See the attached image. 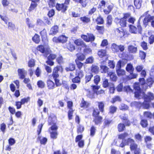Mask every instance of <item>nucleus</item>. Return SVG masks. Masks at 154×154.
<instances>
[{"label": "nucleus", "mask_w": 154, "mask_h": 154, "mask_svg": "<svg viewBox=\"0 0 154 154\" xmlns=\"http://www.w3.org/2000/svg\"><path fill=\"white\" fill-rule=\"evenodd\" d=\"M47 86L49 89H53L54 88L55 84L51 80H48L47 81Z\"/></svg>", "instance_id": "23"}, {"label": "nucleus", "mask_w": 154, "mask_h": 154, "mask_svg": "<svg viewBox=\"0 0 154 154\" xmlns=\"http://www.w3.org/2000/svg\"><path fill=\"white\" fill-rule=\"evenodd\" d=\"M96 21L98 24H103L104 22L103 19L100 16L97 17L96 19Z\"/></svg>", "instance_id": "36"}, {"label": "nucleus", "mask_w": 154, "mask_h": 154, "mask_svg": "<svg viewBox=\"0 0 154 154\" xmlns=\"http://www.w3.org/2000/svg\"><path fill=\"white\" fill-rule=\"evenodd\" d=\"M35 65V62L34 60L33 59H31L29 60L28 62V66L29 67H32L34 66Z\"/></svg>", "instance_id": "58"}, {"label": "nucleus", "mask_w": 154, "mask_h": 154, "mask_svg": "<svg viewBox=\"0 0 154 154\" xmlns=\"http://www.w3.org/2000/svg\"><path fill=\"white\" fill-rule=\"evenodd\" d=\"M115 33L118 37L122 38L124 35L123 29L121 28L116 29L115 30Z\"/></svg>", "instance_id": "11"}, {"label": "nucleus", "mask_w": 154, "mask_h": 154, "mask_svg": "<svg viewBox=\"0 0 154 154\" xmlns=\"http://www.w3.org/2000/svg\"><path fill=\"white\" fill-rule=\"evenodd\" d=\"M128 108V106L122 103L120 107V109L122 110H126Z\"/></svg>", "instance_id": "61"}, {"label": "nucleus", "mask_w": 154, "mask_h": 154, "mask_svg": "<svg viewBox=\"0 0 154 154\" xmlns=\"http://www.w3.org/2000/svg\"><path fill=\"white\" fill-rule=\"evenodd\" d=\"M56 60L57 63L59 64H61L63 63V59L62 56L59 55L56 59Z\"/></svg>", "instance_id": "52"}, {"label": "nucleus", "mask_w": 154, "mask_h": 154, "mask_svg": "<svg viewBox=\"0 0 154 154\" xmlns=\"http://www.w3.org/2000/svg\"><path fill=\"white\" fill-rule=\"evenodd\" d=\"M73 1L76 3H80L83 7H85L87 3L86 0H73Z\"/></svg>", "instance_id": "24"}, {"label": "nucleus", "mask_w": 154, "mask_h": 154, "mask_svg": "<svg viewBox=\"0 0 154 154\" xmlns=\"http://www.w3.org/2000/svg\"><path fill=\"white\" fill-rule=\"evenodd\" d=\"M137 48L133 45H129L128 47V50L129 52L133 53H135L137 51Z\"/></svg>", "instance_id": "21"}, {"label": "nucleus", "mask_w": 154, "mask_h": 154, "mask_svg": "<svg viewBox=\"0 0 154 154\" xmlns=\"http://www.w3.org/2000/svg\"><path fill=\"white\" fill-rule=\"evenodd\" d=\"M126 71L130 73L129 77L131 79H134L136 78L137 75L133 73L134 69L131 64V63L128 64L126 67Z\"/></svg>", "instance_id": "4"}, {"label": "nucleus", "mask_w": 154, "mask_h": 154, "mask_svg": "<svg viewBox=\"0 0 154 154\" xmlns=\"http://www.w3.org/2000/svg\"><path fill=\"white\" fill-rule=\"evenodd\" d=\"M120 101L121 99L119 96H115L112 99L111 102L112 103H114L116 101Z\"/></svg>", "instance_id": "44"}, {"label": "nucleus", "mask_w": 154, "mask_h": 154, "mask_svg": "<svg viewBox=\"0 0 154 154\" xmlns=\"http://www.w3.org/2000/svg\"><path fill=\"white\" fill-rule=\"evenodd\" d=\"M98 104V106L99 110L101 112H103L104 111V104L102 102H97Z\"/></svg>", "instance_id": "28"}, {"label": "nucleus", "mask_w": 154, "mask_h": 154, "mask_svg": "<svg viewBox=\"0 0 154 154\" xmlns=\"http://www.w3.org/2000/svg\"><path fill=\"white\" fill-rule=\"evenodd\" d=\"M80 19L84 23H88L91 21L90 18L86 16L81 17Z\"/></svg>", "instance_id": "27"}, {"label": "nucleus", "mask_w": 154, "mask_h": 154, "mask_svg": "<svg viewBox=\"0 0 154 154\" xmlns=\"http://www.w3.org/2000/svg\"><path fill=\"white\" fill-rule=\"evenodd\" d=\"M58 27L57 26H54L52 27L50 32V34L52 35H55L58 32Z\"/></svg>", "instance_id": "16"}, {"label": "nucleus", "mask_w": 154, "mask_h": 154, "mask_svg": "<svg viewBox=\"0 0 154 154\" xmlns=\"http://www.w3.org/2000/svg\"><path fill=\"white\" fill-rule=\"evenodd\" d=\"M76 56L77 57V60L81 61L84 60L85 58V56L82 54L81 53H78L76 54Z\"/></svg>", "instance_id": "29"}, {"label": "nucleus", "mask_w": 154, "mask_h": 154, "mask_svg": "<svg viewBox=\"0 0 154 154\" xmlns=\"http://www.w3.org/2000/svg\"><path fill=\"white\" fill-rule=\"evenodd\" d=\"M57 133L56 131H54L51 133V137L53 139H56L57 137Z\"/></svg>", "instance_id": "55"}, {"label": "nucleus", "mask_w": 154, "mask_h": 154, "mask_svg": "<svg viewBox=\"0 0 154 154\" xmlns=\"http://www.w3.org/2000/svg\"><path fill=\"white\" fill-rule=\"evenodd\" d=\"M85 48L84 50V52L85 54H89L91 53V50L89 48H87L86 45V47H84Z\"/></svg>", "instance_id": "57"}, {"label": "nucleus", "mask_w": 154, "mask_h": 154, "mask_svg": "<svg viewBox=\"0 0 154 154\" xmlns=\"http://www.w3.org/2000/svg\"><path fill=\"white\" fill-rule=\"evenodd\" d=\"M32 40L36 43H38L40 41L39 36L38 35L35 34L34 37L32 38Z\"/></svg>", "instance_id": "32"}, {"label": "nucleus", "mask_w": 154, "mask_h": 154, "mask_svg": "<svg viewBox=\"0 0 154 154\" xmlns=\"http://www.w3.org/2000/svg\"><path fill=\"white\" fill-rule=\"evenodd\" d=\"M117 109V108L115 106H111L109 108V112L111 114H113L115 112Z\"/></svg>", "instance_id": "40"}, {"label": "nucleus", "mask_w": 154, "mask_h": 154, "mask_svg": "<svg viewBox=\"0 0 154 154\" xmlns=\"http://www.w3.org/2000/svg\"><path fill=\"white\" fill-rule=\"evenodd\" d=\"M149 11L145 12L143 15V16H145L143 21V24L146 26L148 25L149 22L154 20V16H151L149 14H148Z\"/></svg>", "instance_id": "5"}, {"label": "nucleus", "mask_w": 154, "mask_h": 154, "mask_svg": "<svg viewBox=\"0 0 154 154\" xmlns=\"http://www.w3.org/2000/svg\"><path fill=\"white\" fill-rule=\"evenodd\" d=\"M144 101L143 103V107L147 109L149 106V102L154 99V94L150 92H148L143 96Z\"/></svg>", "instance_id": "1"}, {"label": "nucleus", "mask_w": 154, "mask_h": 154, "mask_svg": "<svg viewBox=\"0 0 154 154\" xmlns=\"http://www.w3.org/2000/svg\"><path fill=\"white\" fill-rule=\"evenodd\" d=\"M134 137L137 141L141 142L142 140V137L139 134H135Z\"/></svg>", "instance_id": "46"}, {"label": "nucleus", "mask_w": 154, "mask_h": 154, "mask_svg": "<svg viewBox=\"0 0 154 154\" xmlns=\"http://www.w3.org/2000/svg\"><path fill=\"white\" fill-rule=\"evenodd\" d=\"M95 93L93 91L91 92L89 91L88 93L87 96L88 97L92 99L94 98L95 97Z\"/></svg>", "instance_id": "53"}, {"label": "nucleus", "mask_w": 154, "mask_h": 154, "mask_svg": "<svg viewBox=\"0 0 154 154\" xmlns=\"http://www.w3.org/2000/svg\"><path fill=\"white\" fill-rule=\"evenodd\" d=\"M8 27L11 30H14L15 29V25L11 22L8 23Z\"/></svg>", "instance_id": "47"}, {"label": "nucleus", "mask_w": 154, "mask_h": 154, "mask_svg": "<svg viewBox=\"0 0 154 154\" xmlns=\"http://www.w3.org/2000/svg\"><path fill=\"white\" fill-rule=\"evenodd\" d=\"M128 134L127 133H125L123 134H121L119 135L118 138L119 139H122V143L120 144V146L121 147H124L125 145H128L130 144V142L129 141V139H132L131 138H129L127 140L125 138L127 137Z\"/></svg>", "instance_id": "2"}, {"label": "nucleus", "mask_w": 154, "mask_h": 154, "mask_svg": "<svg viewBox=\"0 0 154 154\" xmlns=\"http://www.w3.org/2000/svg\"><path fill=\"white\" fill-rule=\"evenodd\" d=\"M84 128L82 126L79 125L77 126V132L78 134L82 133L84 131Z\"/></svg>", "instance_id": "43"}, {"label": "nucleus", "mask_w": 154, "mask_h": 154, "mask_svg": "<svg viewBox=\"0 0 154 154\" xmlns=\"http://www.w3.org/2000/svg\"><path fill=\"white\" fill-rule=\"evenodd\" d=\"M111 48L112 50L114 52H119V46L117 45L116 44L114 43L112 45Z\"/></svg>", "instance_id": "35"}, {"label": "nucleus", "mask_w": 154, "mask_h": 154, "mask_svg": "<svg viewBox=\"0 0 154 154\" xmlns=\"http://www.w3.org/2000/svg\"><path fill=\"white\" fill-rule=\"evenodd\" d=\"M126 19H125L124 18H121L120 21V24L122 27H125L126 26Z\"/></svg>", "instance_id": "41"}, {"label": "nucleus", "mask_w": 154, "mask_h": 154, "mask_svg": "<svg viewBox=\"0 0 154 154\" xmlns=\"http://www.w3.org/2000/svg\"><path fill=\"white\" fill-rule=\"evenodd\" d=\"M74 43L79 47L78 51H80L82 48L86 47V45L82 40L79 39L75 40L74 41Z\"/></svg>", "instance_id": "7"}, {"label": "nucleus", "mask_w": 154, "mask_h": 154, "mask_svg": "<svg viewBox=\"0 0 154 154\" xmlns=\"http://www.w3.org/2000/svg\"><path fill=\"white\" fill-rule=\"evenodd\" d=\"M118 131L119 132L123 131L125 129V126L124 124L120 123L118 125Z\"/></svg>", "instance_id": "37"}, {"label": "nucleus", "mask_w": 154, "mask_h": 154, "mask_svg": "<svg viewBox=\"0 0 154 154\" xmlns=\"http://www.w3.org/2000/svg\"><path fill=\"white\" fill-rule=\"evenodd\" d=\"M69 4H65V2L64 3L62 4L57 3L56 5V8L58 11H61L62 12L64 13L67 10L68 7V5Z\"/></svg>", "instance_id": "6"}, {"label": "nucleus", "mask_w": 154, "mask_h": 154, "mask_svg": "<svg viewBox=\"0 0 154 154\" xmlns=\"http://www.w3.org/2000/svg\"><path fill=\"white\" fill-rule=\"evenodd\" d=\"M88 39L90 41H94L95 39V37L94 35L91 33H88Z\"/></svg>", "instance_id": "59"}, {"label": "nucleus", "mask_w": 154, "mask_h": 154, "mask_svg": "<svg viewBox=\"0 0 154 154\" xmlns=\"http://www.w3.org/2000/svg\"><path fill=\"white\" fill-rule=\"evenodd\" d=\"M100 80V77L98 75H96L94 77V82L96 85L98 84Z\"/></svg>", "instance_id": "49"}, {"label": "nucleus", "mask_w": 154, "mask_h": 154, "mask_svg": "<svg viewBox=\"0 0 154 154\" xmlns=\"http://www.w3.org/2000/svg\"><path fill=\"white\" fill-rule=\"evenodd\" d=\"M67 38L64 35H62L58 38L54 37L53 38L54 42H61L64 43L66 42L67 41Z\"/></svg>", "instance_id": "8"}, {"label": "nucleus", "mask_w": 154, "mask_h": 154, "mask_svg": "<svg viewBox=\"0 0 154 154\" xmlns=\"http://www.w3.org/2000/svg\"><path fill=\"white\" fill-rule=\"evenodd\" d=\"M94 60V58L92 57H90L86 59L85 63L88 64H91L93 62Z\"/></svg>", "instance_id": "48"}, {"label": "nucleus", "mask_w": 154, "mask_h": 154, "mask_svg": "<svg viewBox=\"0 0 154 154\" xmlns=\"http://www.w3.org/2000/svg\"><path fill=\"white\" fill-rule=\"evenodd\" d=\"M144 116L149 118V119H151L152 116V114L149 112L146 111L144 112Z\"/></svg>", "instance_id": "50"}, {"label": "nucleus", "mask_w": 154, "mask_h": 154, "mask_svg": "<svg viewBox=\"0 0 154 154\" xmlns=\"http://www.w3.org/2000/svg\"><path fill=\"white\" fill-rule=\"evenodd\" d=\"M130 143V148L131 150H134L137 148V145L135 143V141L133 139H129Z\"/></svg>", "instance_id": "12"}, {"label": "nucleus", "mask_w": 154, "mask_h": 154, "mask_svg": "<svg viewBox=\"0 0 154 154\" xmlns=\"http://www.w3.org/2000/svg\"><path fill=\"white\" fill-rule=\"evenodd\" d=\"M93 75L91 73H87L85 77V82L86 84L90 82L92 78H93Z\"/></svg>", "instance_id": "13"}, {"label": "nucleus", "mask_w": 154, "mask_h": 154, "mask_svg": "<svg viewBox=\"0 0 154 154\" xmlns=\"http://www.w3.org/2000/svg\"><path fill=\"white\" fill-rule=\"evenodd\" d=\"M99 113L100 112L98 109H94L93 110V116L94 117L96 116H99L98 115Z\"/></svg>", "instance_id": "62"}, {"label": "nucleus", "mask_w": 154, "mask_h": 154, "mask_svg": "<svg viewBox=\"0 0 154 154\" xmlns=\"http://www.w3.org/2000/svg\"><path fill=\"white\" fill-rule=\"evenodd\" d=\"M108 75L110 77V79L113 81H116L117 79V77L116 74L112 72H109L108 73Z\"/></svg>", "instance_id": "15"}, {"label": "nucleus", "mask_w": 154, "mask_h": 154, "mask_svg": "<svg viewBox=\"0 0 154 154\" xmlns=\"http://www.w3.org/2000/svg\"><path fill=\"white\" fill-rule=\"evenodd\" d=\"M75 69V65L74 64L71 63H70L68 67H66V70L67 71H72Z\"/></svg>", "instance_id": "33"}, {"label": "nucleus", "mask_w": 154, "mask_h": 154, "mask_svg": "<svg viewBox=\"0 0 154 154\" xmlns=\"http://www.w3.org/2000/svg\"><path fill=\"white\" fill-rule=\"evenodd\" d=\"M63 71V69L61 66H57L56 67L54 68L53 72V73L56 72L58 73V72H62Z\"/></svg>", "instance_id": "30"}, {"label": "nucleus", "mask_w": 154, "mask_h": 154, "mask_svg": "<svg viewBox=\"0 0 154 154\" xmlns=\"http://www.w3.org/2000/svg\"><path fill=\"white\" fill-rule=\"evenodd\" d=\"M98 54L99 57L102 58L106 55V51L105 50H101L98 51Z\"/></svg>", "instance_id": "34"}, {"label": "nucleus", "mask_w": 154, "mask_h": 154, "mask_svg": "<svg viewBox=\"0 0 154 154\" xmlns=\"http://www.w3.org/2000/svg\"><path fill=\"white\" fill-rule=\"evenodd\" d=\"M142 17V16H141L139 20H138V24L137 26V28L132 25H129L130 28L129 31L130 32L133 33H137L138 30V32L139 33H141L142 30V28L139 22L140 18Z\"/></svg>", "instance_id": "3"}, {"label": "nucleus", "mask_w": 154, "mask_h": 154, "mask_svg": "<svg viewBox=\"0 0 154 154\" xmlns=\"http://www.w3.org/2000/svg\"><path fill=\"white\" fill-rule=\"evenodd\" d=\"M76 75L81 79L83 77L84 75L82 71L79 70L77 71L76 73Z\"/></svg>", "instance_id": "39"}, {"label": "nucleus", "mask_w": 154, "mask_h": 154, "mask_svg": "<svg viewBox=\"0 0 154 154\" xmlns=\"http://www.w3.org/2000/svg\"><path fill=\"white\" fill-rule=\"evenodd\" d=\"M107 23L109 26L110 25L112 24V17L110 15H108L107 17Z\"/></svg>", "instance_id": "54"}, {"label": "nucleus", "mask_w": 154, "mask_h": 154, "mask_svg": "<svg viewBox=\"0 0 154 154\" xmlns=\"http://www.w3.org/2000/svg\"><path fill=\"white\" fill-rule=\"evenodd\" d=\"M142 0H134V4L137 9H140L142 5Z\"/></svg>", "instance_id": "20"}, {"label": "nucleus", "mask_w": 154, "mask_h": 154, "mask_svg": "<svg viewBox=\"0 0 154 154\" xmlns=\"http://www.w3.org/2000/svg\"><path fill=\"white\" fill-rule=\"evenodd\" d=\"M75 61L78 68L79 69L81 68L83 66V63L77 59L75 60Z\"/></svg>", "instance_id": "63"}, {"label": "nucleus", "mask_w": 154, "mask_h": 154, "mask_svg": "<svg viewBox=\"0 0 154 154\" xmlns=\"http://www.w3.org/2000/svg\"><path fill=\"white\" fill-rule=\"evenodd\" d=\"M80 79H81L80 78L76 76L74 78L72 79V81L73 83H78L79 84L80 82Z\"/></svg>", "instance_id": "60"}, {"label": "nucleus", "mask_w": 154, "mask_h": 154, "mask_svg": "<svg viewBox=\"0 0 154 154\" xmlns=\"http://www.w3.org/2000/svg\"><path fill=\"white\" fill-rule=\"evenodd\" d=\"M102 119L103 118L101 116H96L94 119L93 122H94L95 125H98L101 123Z\"/></svg>", "instance_id": "18"}, {"label": "nucleus", "mask_w": 154, "mask_h": 154, "mask_svg": "<svg viewBox=\"0 0 154 154\" xmlns=\"http://www.w3.org/2000/svg\"><path fill=\"white\" fill-rule=\"evenodd\" d=\"M116 72L119 76L124 75L125 74V71L121 69L117 70Z\"/></svg>", "instance_id": "51"}, {"label": "nucleus", "mask_w": 154, "mask_h": 154, "mask_svg": "<svg viewBox=\"0 0 154 154\" xmlns=\"http://www.w3.org/2000/svg\"><path fill=\"white\" fill-rule=\"evenodd\" d=\"M130 105L131 107H139L141 106H143V103L135 101L132 102L130 104Z\"/></svg>", "instance_id": "17"}, {"label": "nucleus", "mask_w": 154, "mask_h": 154, "mask_svg": "<svg viewBox=\"0 0 154 154\" xmlns=\"http://www.w3.org/2000/svg\"><path fill=\"white\" fill-rule=\"evenodd\" d=\"M120 118L123 120V122L126 125L129 126L130 125V122L128 119L127 115L125 114H122L120 116Z\"/></svg>", "instance_id": "10"}, {"label": "nucleus", "mask_w": 154, "mask_h": 154, "mask_svg": "<svg viewBox=\"0 0 154 154\" xmlns=\"http://www.w3.org/2000/svg\"><path fill=\"white\" fill-rule=\"evenodd\" d=\"M31 1L32 2L29 9V11H31L34 10L37 5V4L36 3L37 2H35V1Z\"/></svg>", "instance_id": "19"}, {"label": "nucleus", "mask_w": 154, "mask_h": 154, "mask_svg": "<svg viewBox=\"0 0 154 154\" xmlns=\"http://www.w3.org/2000/svg\"><path fill=\"white\" fill-rule=\"evenodd\" d=\"M99 67L97 66L94 65H92L91 67V71L92 72L97 73L99 71Z\"/></svg>", "instance_id": "25"}, {"label": "nucleus", "mask_w": 154, "mask_h": 154, "mask_svg": "<svg viewBox=\"0 0 154 154\" xmlns=\"http://www.w3.org/2000/svg\"><path fill=\"white\" fill-rule=\"evenodd\" d=\"M100 71L101 73H106L108 72L109 68L107 66L102 64L100 66Z\"/></svg>", "instance_id": "22"}, {"label": "nucleus", "mask_w": 154, "mask_h": 154, "mask_svg": "<svg viewBox=\"0 0 154 154\" xmlns=\"http://www.w3.org/2000/svg\"><path fill=\"white\" fill-rule=\"evenodd\" d=\"M140 124L143 127H146L148 125L147 121L146 120H142L140 122Z\"/></svg>", "instance_id": "56"}, {"label": "nucleus", "mask_w": 154, "mask_h": 154, "mask_svg": "<svg viewBox=\"0 0 154 154\" xmlns=\"http://www.w3.org/2000/svg\"><path fill=\"white\" fill-rule=\"evenodd\" d=\"M17 72L20 78L22 79L25 78L27 73V71L25 70L23 68L18 69L17 70Z\"/></svg>", "instance_id": "9"}, {"label": "nucleus", "mask_w": 154, "mask_h": 154, "mask_svg": "<svg viewBox=\"0 0 154 154\" xmlns=\"http://www.w3.org/2000/svg\"><path fill=\"white\" fill-rule=\"evenodd\" d=\"M152 138L150 136H146L144 138L145 142L146 143H148L149 142L151 141L152 140Z\"/></svg>", "instance_id": "64"}, {"label": "nucleus", "mask_w": 154, "mask_h": 154, "mask_svg": "<svg viewBox=\"0 0 154 154\" xmlns=\"http://www.w3.org/2000/svg\"><path fill=\"white\" fill-rule=\"evenodd\" d=\"M96 129L95 127L94 126H92L90 129V136L93 137L95 134Z\"/></svg>", "instance_id": "45"}, {"label": "nucleus", "mask_w": 154, "mask_h": 154, "mask_svg": "<svg viewBox=\"0 0 154 154\" xmlns=\"http://www.w3.org/2000/svg\"><path fill=\"white\" fill-rule=\"evenodd\" d=\"M38 139L40 140V143L42 144L45 145L47 141V139L45 137H43L41 139V137L38 136Z\"/></svg>", "instance_id": "42"}, {"label": "nucleus", "mask_w": 154, "mask_h": 154, "mask_svg": "<svg viewBox=\"0 0 154 154\" xmlns=\"http://www.w3.org/2000/svg\"><path fill=\"white\" fill-rule=\"evenodd\" d=\"M37 50L40 51L41 52L43 53H45L44 54V56L45 57H47V50L45 49L44 47L42 45H40L38 46L37 48Z\"/></svg>", "instance_id": "14"}, {"label": "nucleus", "mask_w": 154, "mask_h": 154, "mask_svg": "<svg viewBox=\"0 0 154 154\" xmlns=\"http://www.w3.org/2000/svg\"><path fill=\"white\" fill-rule=\"evenodd\" d=\"M124 91L127 93L130 94L133 92L132 89L129 86H125L123 88Z\"/></svg>", "instance_id": "26"}, {"label": "nucleus", "mask_w": 154, "mask_h": 154, "mask_svg": "<svg viewBox=\"0 0 154 154\" xmlns=\"http://www.w3.org/2000/svg\"><path fill=\"white\" fill-rule=\"evenodd\" d=\"M111 84L112 83L108 82V80L107 79H105L103 81V86L104 88H106L109 87Z\"/></svg>", "instance_id": "31"}, {"label": "nucleus", "mask_w": 154, "mask_h": 154, "mask_svg": "<svg viewBox=\"0 0 154 154\" xmlns=\"http://www.w3.org/2000/svg\"><path fill=\"white\" fill-rule=\"evenodd\" d=\"M96 29L99 33H102L104 31V27L103 26H99L97 25L96 26Z\"/></svg>", "instance_id": "38"}]
</instances>
